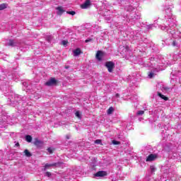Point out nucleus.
Returning <instances> with one entry per match:
<instances>
[{"mask_svg":"<svg viewBox=\"0 0 181 181\" xmlns=\"http://www.w3.org/2000/svg\"><path fill=\"white\" fill-rule=\"evenodd\" d=\"M115 97H116V98H119V93H116Z\"/></svg>","mask_w":181,"mask_h":181,"instance_id":"nucleus-37","label":"nucleus"},{"mask_svg":"<svg viewBox=\"0 0 181 181\" xmlns=\"http://www.w3.org/2000/svg\"><path fill=\"white\" fill-rule=\"evenodd\" d=\"M125 9L128 12H132L129 13V18L127 19V22H131L132 23H134L136 20L141 18V13H139V12H134L136 8H134L132 6H129L128 7H126Z\"/></svg>","mask_w":181,"mask_h":181,"instance_id":"nucleus-4","label":"nucleus"},{"mask_svg":"<svg viewBox=\"0 0 181 181\" xmlns=\"http://www.w3.org/2000/svg\"><path fill=\"white\" fill-rule=\"evenodd\" d=\"M57 15H62L63 12H64V10H63V8L62 7H57Z\"/></svg>","mask_w":181,"mask_h":181,"instance_id":"nucleus-20","label":"nucleus"},{"mask_svg":"<svg viewBox=\"0 0 181 181\" xmlns=\"http://www.w3.org/2000/svg\"><path fill=\"white\" fill-rule=\"evenodd\" d=\"M66 13L69 15H71L72 16H74L76 15V11H67Z\"/></svg>","mask_w":181,"mask_h":181,"instance_id":"nucleus-28","label":"nucleus"},{"mask_svg":"<svg viewBox=\"0 0 181 181\" xmlns=\"http://www.w3.org/2000/svg\"><path fill=\"white\" fill-rule=\"evenodd\" d=\"M68 172L69 173V176H66L67 179H71L73 177L74 179H76V176L71 175L73 173H74V171H71V170H68Z\"/></svg>","mask_w":181,"mask_h":181,"instance_id":"nucleus-19","label":"nucleus"},{"mask_svg":"<svg viewBox=\"0 0 181 181\" xmlns=\"http://www.w3.org/2000/svg\"><path fill=\"white\" fill-rule=\"evenodd\" d=\"M45 176H47V177H50V176H52V173L50 172H46Z\"/></svg>","mask_w":181,"mask_h":181,"instance_id":"nucleus-30","label":"nucleus"},{"mask_svg":"<svg viewBox=\"0 0 181 181\" xmlns=\"http://www.w3.org/2000/svg\"><path fill=\"white\" fill-rule=\"evenodd\" d=\"M4 122H5V120L0 117V124H4Z\"/></svg>","mask_w":181,"mask_h":181,"instance_id":"nucleus-35","label":"nucleus"},{"mask_svg":"<svg viewBox=\"0 0 181 181\" xmlns=\"http://www.w3.org/2000/svg\"><path fill=\"white\" fill-rule=\"evenodd\" d=\"M75 115L77 118H78L79 119L81 118V115L80 114V111H76L75 112Z\"/></svg>","mask_w":181,"mask_h":181,"instance_id":"nucleus-26","label":"nucleus"},{"mask_svg":"<svg viewBox=\"0 0 181 181\" xmlns=\"http://www.w3.org/2000/svg\"><path fill=\"white\" fill-rule=\"evenodd\" d=\"M47 151L49 153H53V150L52 149V148H48Z\"/></svg>","mask_w":181,"mask_h":181,"instance_id":"nucleus-34","label":"nucleus"},{"mask_svg":"<svg viewBox=\"0 0 181 181\" xmlns=\"http://www.w3.org/2000/svg\"><path fill=\"white\" fill-rule=\"evenodd\" d=\"M112 144H113V145H119V144H121V143L118 141L113 140Z\"/></svg>","mask_w":181,"mask_h":181,"instance_id":"nucleus-29","label":"nucleus"},{"mask_svg":"<svg viewBox=\"0 0 181 181\" xmlns=\"http://www.w3.org/2000/svg\"><path fill=\"white\" fill-rule=\"evenodd\" d=\"M112 181H117V180H114V179H112Z\"/></svg>","mask_w":181,"mask_h":181,"instance_id":"nucleus-44","label":"nucleus"},{"mask_svg":"<svg viewBox=\"0 0 181 181\" xmlns=\"http://www.w3.org/2000/svg\"><path fill=\"white\" fill-rule=\"evenodd\" d=\"M37 98H39V97L38 98H35V100H37Z\"/></svg>","mask_w":181,"mask_h":181,"instance_id":"nucleus-49","label":"nucleus"},{"mask_svg":"<svg viewBox=\"0 0 181 181\" xmlns=\"http://www.w3.org/2000/svg\"><path fill=\"white\" fill-rule=\"evenodd\" d=\"M132 33H130V36H132Z\"/></svg>","mask_w":181,"mask_h":181,"instance_id":"nucleus-43","label":"nucleus"},{"mask_svg":"<svg viewBox=\"0 0 181 181\" xmlns=\"http://www.w3.org/2000/svg\"><path fill=\"white\" fill-rule=\"evenodd\" d=\"M57 83V81H56V78H52L50 80H49L45 83V86H54L56 85Z\"/></svg>","mask_w":181,"mask_h":181,"instance_id":"nucleus-10","label":"nucleus"},{"mask_svg":"<svg viewBox=\"0 0 181 181\" xmlns=\"http://www.w3.org/2000/svg\"><path fill=\"white\" fill-rule=\"evenodd\" d=\"M24 153L27 156V158H30V156H32V153H30V152H29V150L28 149H25L24 151Z\"/></svg>","mask_w":181,"mask_h":181,"instance_id":"nucleus-21","label":"nucleus"},{"mask_svg":"<svg viewBox=\"0 0 181 181\" xmlns=\"http://www.w3.org/2000/svg\"><path fill=\"white\" fill-rule=\"evenodd\" d=\"M25 141H27V142H32V136L30 135L25 136Z\"/></svg>","mask_w":181,"mask_h":181,"instance_id":"nucleus-23","label":"nucleus"},{"mask_svg":"<svg viewBox=\"0 0 181 181\" xmlns=\"http://www.w3.org/2000/svg\"><path fill=\"white\" fill-rule=\"evenodd\" d=\"M81 54V50L80 48H77L76 49L74 50V56L77 57Z\"/></svg>","mask_w":181,"mask_h":181,"instance_id":"nucleus-17","label":"nucleus"},{"mask_svg":"<svg viewBox=\"0 0 181 181\" xmlns=\"http://www.w3.org/2000/svg\"><path fill=\"white\" fill-rule=\"evenodd\" d=\"M95 177H104V176H107V172L105 171H98L94 175Z\"/></svg>","mask_w":181,"mask_h":181,"instance_id":"nucleus-9","label":"nucleus"},{"mask_svg":"<svg viewBox=\"0 0 181 181\" xmlns=\"http://www.w3.org/2000/svg\"><path fill=\"white\" fill-rule=\"evenodd\" d=\"M160 90L163 93H170V91H172V88L165 86H161Z\"/></svg>","mask_w":181,"mask_h":181,"instance_id":"nucleus-12","label":"nucleus"},{"mask_svg":"<svg viewBox=\"0 0 181 181\" xmlns=\"http://www.w3.org/2000/svg\"><path fill=\"white\" fill-rule=\"evenodd\" d=\"M90 5H91V1L90 0H86L83 4L81 5V8L82 9H87Z\"/></svg>","mask_w":181,"mask_h":181,"instance_id":"nucleus-11","label":"nucleus"},{"mask_svg":"<svg viewBox=\"0 0 181 181\" xmlns=\"http://www.w3.org/2000/svg\"><path fill=\"white\" fill-rule=\"evenodd\" d=\"M7 6H8L7 4H0V7L1 8L2 10L6 9Z\"/></svg>","mask_w":181,"mask_h":181,"instance_id":"nucleus-25","label":"nucleus"},{"mask_svg":"<svg viewBox=\"0 0 181 181\" xmlns=\"http://www.w3.org/2000/svg\"><path fill=\"white\" fill-rule=\"evenodd\" d=\"M7 95H8V103L13 107H15V105H18V104H21V103L23 107L29 105V103L26 102V98L25 96H20L19 95L15 94L13 92H11V94Z\"/></svg>","mask_w":181,"mask_h":181,"instance_id":"nucleus-2","label":"nucleus"},{"mask_svg":"<svg viewBox=\"0 0 181 181\" xmlns=\"http://www.w3.org/2000/svg\"><path fill=\"white\" fill-rule=\"evenodd\" d=\"M8 70H4L2 69L0 72V86H1V90L3 91H8L9 89V82L5 81L6 78H8Z\"/></svg>","mask_w":181,"mask_h":181,"instance_id":"nucleus-3","label":"nucleus"},{"mask_svg":"<svg viewBox=\"0 0 181 181\" xmlns=\"http://www.w3.org/2000/svg\"><path fill=\"white\" fill-rule=\"evenodd\" d=\"M93 39L91 38H88L87 40H85L86 43H88V42H92Z\"/></svg>","mask_w":181,"mask_h":181,"instance_id":"nucleus-32","label":"nucleus"},{"mask_svg":"<svg viewBox=\"0 0 181 181\" xmlns=\"http://www.w3.org/2000/svg\"><path fill=\"white\" fill-rule=\"evenodd\" d=\"M105 66H106L109 73H112L114 67H115V65L114 64V62H106Z\"/></svg>","mask_w":181,"mask_h":181,"instance_id":"nucleus-7","label":"nucleus"},{"mask_svg":"<svg viewBox=\"0 0 181 181\" xmlns=\"http://www.w3.org/2000/svg\"><path fill=\"white\" fill-rule=\"evenodd\" d=\"M8 80H13L15 81V80H18V78H19V75H18L15 71H13L8 73Z\"/></svg>","mask_w":181,"mask_h":181,"instance_id":"nucleus-6","label":"nucleus"},{"mask_svg":"<svg viewBox=\"0 0 181 181\" xmlns=\"http://www.w3.org/2000/svg\"><path fill=\"white\" fill-rule=\"evenodd\" d=\"M165 173H164V174H163V177H165Z\"/></svg>","mask_w":181,"mask_h":181,"instance_id":"nucleus-47","label":"nucleus"},{"mask_svg":"<svg viewBox=\"0 0 181 181\" xmlns=\"http://www.w3.org/2000/svg\"><path fill=\"white\" fill-rule=\"evenodd\" d=\"M112 112H114V107H110L107 110V114L108 115H111V114H112Z\"/></svg>","mask_w":181,"mask_h":181,"instance_id":"nucleus-22","label":"nucleus"},{"mask_svg":"<svg viewBox=\"0 0 181 181\" xmlns=\"http://www.w3.org/2000/svg\"><path fill=\"white\" fill-rule=\"evenodd\" d=\"M95 144H98V145H100V144H101V140H100V139L95 140Z\"/></svg>","mask_w":181,"mask_h":181,"instance_id":"nucleus-31","label":"nucleus"},{"mask_svg":"<svg viewBox=\"0 0 181 181\" xmlns=\"http://www.w3.org/2000/svg\"><path fill=\"white\" fill-rule=\"evenodd\" d=\"M144 67H148L151 71L148 74V78H153L154 76H156V73L160 71V70H165L163 68L165 66L163 64V60L160 57L156 56L150 59V62L148 64H144Z\"/></svg>","mask_w":181,"mask_h":181,"instance_id":"nucleus-1","label":"nucleus"},{"mask_svg":"<svg viewBox=\"0 0 181 181\" xmlns=\"http://www.w3.org/2000/svg\"><path fill=\"white\" fill-rule=\"evenodd\" d=\"M62 44L64 46H66V45H67V41H66V40H62Z\"/></svg>","mask_w":181,"mask_h":181,"instance_id":"nucleus-33","label":"nucleus"},{"mask_svg":"<svg viewBox=\"0 0 181 181\" xmlns=\"http://www.w3.org/2000/svg\"><path fill=\"white\" fill-rule=\"evenodd\" d=\"M0 11H3L1 6H0Z\"/></svg>","mask_w":181,"mask_h":181,"instance_id":"nucleus-45","label":"nucleus"},{"mask_svg":"<svg viewBox=\"0 0 181 181\" xmlns=\"http://www.w3.org/2000/svg\"><path fill=\"white\" fill-rule=\"evenodd\" d=\"M168 152H169L170 151V149L166 150Z\"/></svg>","mask_w":181,"mask_h":181,"instance_id":"nucleus-46","label":"nucleus"},{"mask_svg":"<svg viewBox=\"0 0 181 181\" xmlns=\"http://www.w3.org/2000/svg\"><path fill=\"white\" fill-rule=\"evenodd\" d=\"M70 66H65V69H69Z\"/></svg>","mask_w":181,"mask_h":181,"instance_id":"nucleus-40","label":"nucleus"},{"mask_svg":"<svg viewBox=\"0 0 181 181\" xmlns=\"http://www.w3.org/2000/svg\"><path fill=\"white\" fill-rule=\"evenodd\" d=\"M66 139H70V137H69V136H66Z\"/></svg>","mask_w":181,"mask_h":181,"instance_id":"nucleus-42","label":"nucleus"},{"mask_svg":"<svg viewBox=\"0 0 181 181\" xmlns=\"http://www.w3.org/2000/svg\"><path fill=\"white\" fill-rule=\"evenodd\" d=\"M8 46H12L13 47L15 46H19V43H17L15 40H9L8 42Z\"/></svg>","mask_w":181,"mask_h":181,"instance_id":"nucleus-13","label":"nucleus"},{"mask_svg":"<svg viewBox=\"0 0 181 181\" xmlns=\"http://www.w3.org/2000/svg\"><path fill=\"white\" fill-rule=\"evenodd\" d=\"M37 144H40V141H35V145H37Z\"/></svg>","mask_w":181,"mask_h":181,"instance_id":"nucleus-39","label":"nucleus"},{"mask_svg":"<svg viewBox=\"0 0 181 181\" xmlns=\"http://www.w3.org/2000/svg\"><path fill=\"white\" fill-rule=\"evenodd\" d=\"M155 172H156V167L155 165L150 166V174L155 175Z\"/></svg>","mask_w":181,"mask_h":181,"instance_id":"nucleus-16","label":"nucleus"},{"mask_svg":"<svg viewBox=\"0 0 181 181\" xmlns=\"http://www.w3.org/2000/svg\"><path fill=\"white\" fill-rule=\"evenodd\" d=\"M96 59L99 62H101L103 60V52L101 51H98L96 53Z\"/></svg>","mask_w":181,"mask_h":181,"instance_id":"nucleus-14","label":"nucleus"},{"mask_svg":"<svg viewBox=\"0 0 181 181\" xmlns=\"http://www.w3.org/2000/svg\"><path fill=\"white\" fill-rule=\"evenodd\" d=\"M174 59H176V55L174 56Z\"/></svg>","mask_w":181,"mask_h":181,"instance_id":"nucleus-48","label":"nucleus"},{"mask_svg":"<svg viewBox=\"0 0 181 181\" xmlns=\"http://www.w3.org/2000/svg\"><path fill=\"white\" fill-rule=\"evenodd\" d=\"M136 37H138V36L132 35V39H134V40H136Z\"/></svg>","mask_w":181,"mask_h":181,"instance_id":"nucleus-36","label":"nucleus"},{"mask_svg":"<svg viewBox=\"0 0 181 181\" xmlns=\"http://www.w3.org/2000/svg\"><path fill=\"white\" fill-rule=\"evenodd\" d=\"M158 97H160V98L164 100V101H168V100H169L168 97L165 96L164 95H162V93H160V92H158Z\"/></svg>","mask_w":181,"mask_h":181,"instance_id":"nucleus-18","label":"nucleus"},{"mask_svg":"<svg viewBox=\"0 0 181 181\" xmlns=\"http://www.w3.org/2000/svg\"><path fill=\"white\" fill-rule=\"evenodd\" d=\"M144 114H145V111L139 110L137 112L136 115H144Z\"/></svg>","mask_w":181,"mask_h":181,"instance_id":"nucleus-27","label":"nucleus"},{"mask_svg":"<svg viewBox=\"0 0 181 181\" xmlns=\"http://www.w3.org/2000/svg\"><path fill=\"white\" fill-rule=\"evenodd\" d=\"M16 146H19V143L16 144Z\"/></svg>","mask_w":181,"mask_h":181,"instance_id":"nucleus-41","label":"nucleus"},{"mask_svg":"<svg viewBox=\"0 0 181 181\" xmlns=\"http://www.w3.org/2000/svg\"><path fill=\"white\" fill-rule=\"evenodd\" d=\"M146 180H149V175L146 176Z\"/></svg>","mask_w":181,"mask_h":181,"instance_id":"nucleus-38","label":"nucleus"},{"mask_svg":"<svg viewBox=\"0 0 181 181\" xmlns=\"http://www.w3.org/2000/svg\"><path fill=\"white\" fill-rule=\"evenodd\" d=\"M62 166H63V163L60 161L54 163H46L44 166L43 170L44 172H46L49 168H62Z\"/></svg>","mask_w":181,"mask_h":181,"instance_id":"nucleus-5","label":"nucleus"},{"mask_svg":"<svg viewBox=\"0 0 181 181\" xmlns=\"http://www.w3.org/2000/svg\"><path fill=\"white\" fill-rule=\"evenodd\" d=\"M154 22L155 23L146 25V28H147L149 30L153 29V28H156L158 26V24H156V21Z\"/></svg>","mask_w":181,"mask_h":181,"instance_id":"nucleus-15","label":"nucleus"},{"mask_svg":"<svg viewBox=\"0 0 181 181\" xmlns=\"http://www.w3.org/2000/svg\"><path fill=\"white\" fill-rule=\"evenodd\" d=\"M158 158V155L156 154H150L146 158V162H153V160H156Z\"/></svg>","mask_w":181,"mask_h":181,"instance_id":"nucleus-8","label":"nucleus"},{"mask_svg":"<svg viewBox=\"0 0 181 181\" xmlns=\"http://www.w3.org/2000/svg\"><path fill=\"white\" fill-rule=\"evenodd\" d=\"M23 86L27 88V90H30V87L29 86V83L28 82H23Z\"/></svg>","mask_w":181,"mask_h":181,"instance_id":"nucleus-24","label":"nucleus"}]
</instances>
